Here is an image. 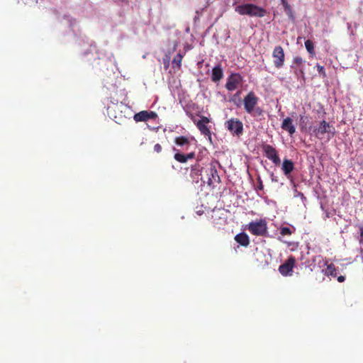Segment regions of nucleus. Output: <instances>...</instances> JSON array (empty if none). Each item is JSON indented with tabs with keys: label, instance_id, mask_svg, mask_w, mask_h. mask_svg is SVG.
Instances as JSON below:
<instances>
[{
	"label": "nucleus",
	"instance_id": "nucleus-1",
	"mask_svg": "<svg viewBox=\"0 0 363 363\" xmlns=\"http://www.w3.org/2000/svg\"><path fill=\"white\" fill-rule=\"evenodd\" d=\"M128 111L129 107L123 102H111L107 108L108 117L118 124H122L126 121L128 118L127 116Z\"/></svg>",
	"mask_w": 363,
	"mask_h": 363
},
{
	"label": "nucleus",
	"instance_id": "nucleus-2",
	"mask_svg": "<svg viewBox=\"0 0 363 363\" xmlns=\"http://www.w3.org/2000/svg\"><path fill=\"white\" fill-rule=\"evenodd\" d=\"M235 11L240 15H247L250 17H264L266 10L253 4H244L235 7Z\"/></svg>",
	"mask_w": 363,
	"mask_h": 363
},
{
	"label": "nucleus",
	"instance_id": "nucleus-3",
	"mask_svg": "<svg viewBox=\"0 0 363 363\" xmlns=\"http://www.w3.org/2000/svg\"><path fill=\"white\" fill-rule=\"evenodd\" d=\"M313 132L315 136L319 139L327 138L330 140L335 135V128L325 120L320 121L318 127L314 128Z\"/></svg>",
	"mask_w": 363,
	"mask_h": 363
},
{
	"label": "nucleus",
	"instance_id": "nucleus-4",
	"mask_svg": "<svg viewBox=\"0 0 363 363\" xmlns=\"http://www.w3.org/2000/svg\"><path fill=\"white\" fill-rule=\"evenodd\" d=\"M247 229L251 234L256 236L267 237L268 235L267 222L264 219L250 222Z\"/></svg>",
	"mask_w": 363,
	"mask_h": 363
},
{
	"label": "nucleus",
	"instance_id": "nucleus-5",
	"mask_svg": "<svg viewBox=\"0 0 363 363\" xmlns=\"http://www.w3.org/2000/svg\"><path fill=\"white\" fill-rule=\"evenodd\" d=\"M258 97L255 95V94L253 91H250L243 99L244 103V108L248 113H252L254 111L258 115H260L262 113V110L260 108L257 107L255 108L257 102H258Z\"/></svg>",
	"mask_w": 363,
	"mask_h": 363
},
{
	"label": "nucleus",
	"instance_id": "nucleus-6",
	"mask_svg": "<svg viewBox=\"0 0 363 363\" xmlns=\"http://www.w3.org/2000/svg\"><path fill=\"white\" fill-rule=\"evenodd\" d=\"M225 128L233 135L240 137L243 133V124L241 121L236 118H232L225 122Z\"/></svg>",
	"mask_w": 363,
	"mask_h": 363
},
{
	"label": "nucleus",
	"instance_id": "nucleus-7",
	"mask_svg": "<svg viewBox=\"0 0 363 363\" xmlns=\"http://www.w3.org/2000/svg\"><path fill=\"white\" fill-rule=\"evenodd\" d=\"M262 150L264 155L277 166L280 165L281 160L277 150L272 145L265 144L262 145Z\"/></svg>",
	"mask_w": 363,
	"mask_h": 363
},
{
	"label": "nucleus",
	"instance_id": "nucleus-8",
	"mask_svg": "<svg viewBox=\"0 0 363 363\" xmlns=\"http://www.w3.org/2000/svg\"><path fill=\"white\" fill-rule=\"evenodd\" d=\"M296 264V259L293 256H289L284 263L279 267V272L283 276L291 275V272Z\"/></svg>",
	"mask_w": 363,
	"mask_h": 363
},
{
	"label": "nucleus",
	"instance_id": "nucleus-9",
	"mask_svg": "<svg viewBox=\"0 0 363 363\" xmlns=\"http://www.w3.org/2000/svg\"><path fill=\"white\" fill-rule=\"evenodd\" d=\"M272 57L274 58V66L278 69L282 67L285 61V54L281 46L277 45L274 48Z\"/></svg>",
	"mask_w": 363,
	"mask_h": 363
},
{
	"label": "nucleus",
	"instance_id": "nucleus-10",
	"mask_svg": "<svg viewBox=\"0 0 363 363\" xmlns=\"http://www.w3.org/2000/svg\"><path fill=\"white\" fill-rule=\"evenodd\" d=\"M158 117L157 113L152 111H141L135 113L133 119L135 122H145L149 120H155Z\"/></svg>",
	"mask_w": 363,
	"mask_h": 363
},
{
	"label": "nucleus",
	"instance_id": "nucleus-11",
	"mask_svg": "<svg viewBox=\"0 0 363 363\" xmlns=\"http://www.w3.org/2000/svg\"><path fill=\"white\" fill-rule=\"evenodd\" d=\"M205 172L207 175V183L209 186L220 182V177L214 165L211 164L209 167L206 169Z\"/></svg>",
	"mask_w": 363,
	"mask_h": 363
},
{
	"label": "nucleus",
	"instance_id": "nucleus-12",
	"mask_svg": "<svg viewBox=\"0 0 363 363\" xmlns=\"http://www.w3.org/2000/svg\"><path fill=\"white\" fill-rule=\"evenodd\" d=\"M242 78L239 74H232L228 78L225 88L230 91L235 90L242 82Z\"/></svg>",
	"mask_w": 363,
	"mask_h": 363
},
{
	"label": "nucleus",
	"instance_id": "nucleus-13",
	"mask_svg": "<svg viewBox=\"0 0 363 363\" xmlns=\"http://www.w3.org/2000/svg\"><path fill=\"white\" fill-rule=\"evenodd\" d=\"M194 122L196 123V127L203 135H211V130L206 125V124L210 122V120L207 117L203 116L199 121L196 122V121L194 120Z\"/></svg>",
	"mask_w": 363,
	"mask_h": 363
},
{
	"label": "nucleus",
	"instance_id": "nucleus-14",
	"mask_svg": "<svg viewBox=\"0 0 363 363\" xmlns=\"http://www.w3.org/2000/svg\"><path fill=\"white\" fill-rule=\"evenodd\" d=\"M281 169L284 175L288 178L291 179V173L294 169V163L292 160L289 159H284L282 163Z\"/></svg>",
	"mask_w": 363,
	"mask_h": 363
},
{
	"label": "nucleus",
	"instance_id": "nucleus-15",
	"mask_svg": "<svg viewBox=\"0 0 363 363\" xmlns=\"http://www.w3.org/2000/svg\"><path fill=\"white\" fill-rule=\"evenodd\" d=\"M281 127L284 130L288 132L290 135H294L296 132V128L293 124V120L289 117L284 119Z\"/></svg>",
	"mask_w": 363,
	"mask_h": 363
},
{
	"label": "nucleus",
	"instance_id": "nucleus-16",
	"mask_svg": "<svg viewBox=\"0 0 363 363\" xmlns=\"http://www.w3.org/2000/svg\"><path fill=\"white\" fill-rule=\"evenodd\" d=\"M223 77V72L220 65H216L212 70L211 80L213 82H219Z\"/></svg>",
	"mask_w": 363,
	"mask_h": 363
},
{
	"label": "nucleus",
	"instance_id": "nucleus-17",
	"mask_svg": "<svg viewBox=\"0 0 363 363\" xmlns=\"http://www.w3.org/2000/svg\"><path fill=\"white\" fill-rule=\"evenodd\" d=\"M235 240L243 247H247L250 244L249 236L245 233H240L236 235Z\"/></svg>",
	"mask_w": 363,
	"mask_h": 363
},
{
	"label": "nucleus",
	"instance_id": "nucleus-18",
	"mask_svg": "<svg viewBox=\"0 0 363 363\" xmlns=\"http://www.w3.org/2000/svg\"><path fill=\"white\" fill-rule=\"evenodd\" d=\"M325 275L331 276L333 277H337V268L333 264H330L327 265V267L325 270Z\"/></svg>",
	"mask_w": 363,
	"mask_h": 363
},
{
	"label": "nucleus",
	"instance_id": "nucleus-19",
	"mask_svg": "<svg viewBox=\"0 0 363 363\" xmlns=\"http://www.w3.org/2000/svg\"><path fill=\"white\" fill-rule=\"evenodd\" d=\"M174 143L179 146L188 145H189V140L185 136H179L174 139Z\"/></svg>",
	"mask_w": 363,
	"mask_h": 363
},
{
	"label": "nucleus",
	"instance_id": "nucleus-20",
	"mask_svg": "<svg viewBox=\"0 0 363 363\" xmlns=\"http://www.w3.org/2000/svg\"><path fill=\"white\" fill-rule=\"evenodd\" d=\"M182 58L183 55L181 53L177 54L172 60L173 67H177L178 69H179L181 67Z\"/></svg>",
	"mask_w": 363,
	"mask_h": 363
},
{
	"label": "nucleus",
	"instance_id": "nucleus-21",
	"mask_svg": "<svg viewBox=\"0 0 363 363\" xmlns=\"http://www.w3.org/2000/svg\"><path fill=\"white\" fill-rule=\"evenodd\" d=\"M305 47L307 51L312 55H315L314 45L311 40H307L305 42Z\"/></svg>",
	"mask_w": 363,
	"mask_h": 363
},
{
	"label": "nucleus",
	"instance_id": "nucleus-22",
	"mask_svg": "<svg viewBox=\"0 0 363 363\" xmlns=\"http://www.w3.org/2000/svg\"><path fill=\"white\" fill-rule=\"evenodd\" d=\"M282 5L284 8V11L289 17H293V12L291 6L288 4L286 0H281Z\"/></svg>",
	"mask_w": 363,
	"mask_h": 363
},
{
	"label": "nucleus",
	"instance_id": "nucleus-23",
	"mask_svg": "<svg viewBox=\"0 0 363 363\" xmlns=\"http://www.w3.org/2000/svg\"><path fill=\"white\" fill-rule=\"evenodd\" d=\"M174 158L179 162L185 163L186 162V155L177 152L174 155Z\"/></svg>",
	"mask_w": 363,
	"mask_h": 363
},
{
	"label": "nucleus",
	"instance_id": "nucleus-24",
	"mask_svg": "<svg viewBox=\"0 0 363 363\" xmlns=\"http://www.w3.org/2000/svg\"><path fill=\"white\" fill-rule=\"evenodd\" d=\"M280 234L283 236L291 235L292 234V231L288 227H282L280 228Z\"/></svg>",
	"mask_w": 363,
	"mask_h": 363
},
{
	"label": "nucleus",
	"instance_id": "nucleus-25",
	"mask_svg": "<svg viewBox=\"0 0 363 363\" xmlns=\"http://www.w3.org/2000/svg\"><path fill=\"white\" fill-rule=\"evenodd\" d=\"M316 67H317V70H318V73L320 75H322L323 77H326V73H325L324 67L322 66V65H320L319 64H318L316 65Z\"/></svg>",
	"mask_w": 363,
	"mask_h": 363
},
{
	"label": "nucleus",
	"instance_id": "nucleus-26",
	"mask_svg": "<svg viewBox=\"0 0 363 363\" xmlns=\"http://www.w3.org/2000/svg\"><path fill=\"white\" fill-rule=\"evenodd\" d=\"M307 119H308V117L301 116V117H300V128H301V130H303L306 127Z\"/></svg>",
	"mask_w": 363,
	"mask_h": 363
},
{
	"label": "nucleus",
	"instance_id": "nucleus-27",
	"mask_svg": "<svg viewBox=\"0 0 363 363\" xmlns=\"http://www.w3.org/2000/svg\"><path fill=\"white\" fill-rule=\"evenodd\" d=\"M303 60L302 57H301L299 56H296L294 58V62L298 65H301L303 63Z\"/></svg>",
	"mask_w": 363,
	"mask_h": 363
},
{
	"label": "nucleus",
	"instance_id": "nucleus-28",
	"mask_svg": "<svg viewBox=\"0 0 363 363\" xmlns=\"http://www.w3.org/2000/svg\"><path fill=\"white\" fill-rule=\"evenodd\" d=\"M162 147L160 144L157 143L155 145V146H154L155 152H156L157 153H160L162 152Z\"/></svg>",
	"mask_w": 363,
	"mask_h": 363
},
{
	"label": "nucleus",
	"instance_id": "nucleus-29",
	"mask_svg": "<svg viewBox=\"0 0 363 363\" xmlns=\"http://www.w3.org/2000/svg\"><path fill=\"white\" fill-rule=\"evenodd\" d=\"M257 182H258V186L257 187V189L263 190L264 186H263L262 181L260 177H258Z\"/></svg>",
	"mask_w": 363,
	"mask_h": 363
},
{
	"label": "nucleus",
	"instance_id": "nucleus-30",
	"mask_svg": "<svg viewBox=\"0 0 363 363\" xmlns=\"http://www.w3.org/2000/svg\"><path fill=\"white\" fill-rule=\"evenodd\" d=\"M194 157H195V153L192 152H190V153H188L186 155V160L187 161L189 159L194 158Z\"/></svg>",
	"mask_w": 363,
	"mask_h": 363
},
{
	"label": "nucleus",
	"instance_id": "nucleus-31",
	"mask_svg": "<svg viewBox=\"0 0 363 363\" xmlns=\"http://www.w3.org/2000/svg\"><path fill=\"white\" fill-rule=\"evenodd\" d=\"M337 280L339 281V282H343L345 280V277L342 275H340V276H337Z\"/></svg>",
	"mask_w": 363,
	"mask_h": 363
},
{
	"label": "nucleus",
	"instance_id": "nucleus-32",
	"mask_svg": "<svg viewBox=\"0 0 363 363\" xmlns=\"http://www.w3.org/2000/svg\"><path fill=\"white\" fill-rule=\"evenodd\" d=\"M359 242H363V226L360 227V239H359Z\"/></svg>",
	"mask_w": 363,
	"mask_h": 363
},
{
	"label": "nucleus",
	"instance_id": "nucleus-33",
	"mask_svg": "<svg viewBox=\"0 0 363 363\" xmlns=\"http://www.w3.org/2000/svg\"><path fill=\"white\" fill-rule=\"evenodd\" d=\"M196 168H192V169H191V173H193V172H194V171H196ZM197 171L199 172V169H197Z\"/></svg>",
	"mask_w": 363,
	"mask_h": 363
},
{
	"label": "nucleus",
	"instance_id": "nucleus-34",
	"mask_svg": "<svg viewBox=\"0 0 363 363\" xmlns=\"http://www.w3.org/2000/svg\"><path fill=\"white\" fill-rule=\"evenodd\" d=\"M272 181L277 182V179H275V178H273V179H272Z\"/></svg>",
	"mask_w": 363,
	"mask_h": 363
}]
</instances>
